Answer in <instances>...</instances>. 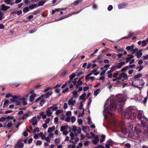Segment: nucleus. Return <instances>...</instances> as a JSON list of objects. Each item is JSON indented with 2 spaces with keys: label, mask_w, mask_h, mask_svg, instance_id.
Wrapping results in <instances>:
<instances>
[{
  "label": "nucleus",
  "mask_w": 148,
  "mask_h": 148,
  "mask_svg": "<svg viewBox=\"0 0 148 148\" xmlns=\"http://www.w3.org/2000/svg\"><path fill=\"white\" fill-rule=\"evenodd\" d=\"M117 106L116 105V101H114L113 97H110L106 101L104 105V110L103 111V114L105 117H106L107 115L110 114L112 115L114 113V111Z\"/></svg>",
  "instance_id": "1"
},
{
  "label": "nucleus",
  "mask_w": 148,
  "mask_h": 148,
  "mask_svg": "<svg viewBox=\"0 0 148 148\" xmlns=\"http://www.w3.org/2000/svg\"><path fill=\"white\" fill-rule=\"evenodd\" d=\"M136 112L137 111L133 109L132 107H130L127 108L125 111L121 113V114L124 119H133L136 116Z\"/></svg>",
  "instance_id": "2"
},
{
  "label": "nucleus",
  "mask_w": 148,
  "mask_h": 148,
  "mask_svg": "<svg viewBox=\"0 0 148 148\" xmlns=\"http://www.w3.org/2000/svg\"><path fill=\"white\" fill-rule=\"evenodd\" d=\"M140 121L142 125L145 129V131L143 132V130L139 128V126H138L137 127H135L134 129L136 132V134L138 136H139V135L142 134H145L147 132L146 129H147V123L146 121L143 120H141Z\"/></svg>",
  "instance_id": "3"
},
{
  "label": "nucleus",
  "mask_w": 148,
  "mask_h": 148,
  "mask_svg": "<svg viewBox=\"0 0 148 148\" xmlns=\"http://www.w3.org/2000/svg\"><path fill=\"white\" fill-rule=\"evenodd\" d=\"M133 129V126L130 125H126L124 124L121 127V131L123 134H126L130 132Z\"/></svg>",
  "instance_id": "4"
},
{
  "label": "nucleus",
  "mask_w": 148,
  "mask_h": 148,
  "mask_svg": "<svg viewBox=\"0 0 148 148\" xmlns=\"http://www.w3.org/2000/svg\"><path fill=\"white\" fill-rule=\"evenodd\" d=\"M125 99L124 98H119L116 102V103L117 105H119L120 107L121 110V111L122 110V107L124 105Z\"/></svg>",
  "instance_id": "5"
},
{
  "label": "nucleus",
  "mask_w": 148,
  "mask_h": 148,
  "mask_svg": "<svg viewBox=\"0 0 148 148\" xmlns=\"http://www.w3.org/2000/svg\"><path fill=\"white\" fill-rule=\"evenodd\" d=\"M118 79L120 83L121 81L128 79V77L127 74L124 73H122L118 77Z\"/></svg>",
  "instance_id": "6"
},
{
  "label": "nucleus",
  "mask_w": 148,
  "mask_h": 148,
  "mask_svg": "<svg viewBox=\"0 0 148 148\" xmlns=\"http://www.w3.org/2000/svg\"><path fill=\"white\" fill-rule=\"evenodd\" d=\"M137 118L138 119L146 120L147 118L144 116L143 112L142 110H139L138 111V115Z\"/></svg>",
  "instance_id": "7"
},
{
  "label": "nucleus",
  "mask_w": 148,
  "mask_h": 148,
  "mask_svg": "<svg viewBox=\"0 0 148 148\" xmlns=\"http://www.w3.org/2000/svg\"><path fill=\"white\" fill-rule=\"evenodd\" d=\"M38 119H39L38 116L37 117L34 116L30 119L29 121L30 123H32V125H35L37 124Z\"/></svg>",
  "instance_id": "8"
},
{
  "label": "nucleus",
  "mask_w": 148,
  "mask_h": 148,
  "mask_svg": "<svg viewBox=\"0 0 148 148\" xmlns=\"http://www.w3.org/2000/svg\"><path fill=\"white\" fill-rule=\"evenodd\" d=\"M77 79L78 78H75L73 82L74 84L76 86L77 88L79 86L82 85V82L81 81H79L78 79V81H77Z\"/></svg>",
  "instance_id": "9"
},
{
  "label": "nucleus",
  "mask_w": 148,
  "mask_h": 148,
  "mask_svg": "<svg viewBox=\"0 0 148 148\" xmlns=\"http://www.w3.org/2000/svg\"><path fill=\"white\" fill-rule=\"evenodd\" d=\"M72 131H73L75 134H80L81 132V128L80 127H77L75 126H73L72 128Z\"/></svg>",
  "instance_id": "10"
},
{
  "label": "nucleus",
  "mask_w": 148,
  "mask_h": 148,
  "mask_svg": "<svg viewBox=\"0 0 148 148\" xmlns=\"http://www.w3.org/2000/svg\"><path fill=\"white\" fill-rule=\"evenodd\" d=\"M23 140H19L16 145L15 148H22L24 146V145L23 143Z\"/></svg>",
  "instance_id": "11"
},
{
  "label": "nucleus",
  "mask_w": 148,
  "mask_h": 148,
  "mask_svg": "<svg viewBox=\"0 0 148 148\" xmlns=\"http://www.w3.org/2000/svg\"><path fill=\"white\" fill-rule=\"evenodd\" d=\"M76 102L75 100H73V97H72L69 100L68 104L69 106L72 107L75 105Z\"/></svg>",
  "instance_id": "12"
},
{
  "label": "nucleus",
  "mask_w": 148,
  "mask_h": 148,
  "mask_svg": "<svg viewBox=\"0 0 148 148\" xmlns=\"http://www.w3.org/2000/svg\"><path fill=\"white\" fill-rule=\"evenodd\" d=\"M11 100L13 102L15 103L16 105L19 104V103L17 102L18 100V98L17 97L15 96H12V98L11 99Z\"/></svg>",
  "instance_id": "13"
},
{
  "label": "nucleus",
  "mask_w": 148,
  "mask_h": 148,
  "mask_svg": "<svg viewBox=\"0 0 148 148\" xmlns=\"http://www.w3.org/2000/svg\"><path fill=\"white\" fill-rule=\"evenodd\" d=\"M80 12V11L79 12H75L72 14H69V15H66V16H63L62 17L60 18H58V20H56V21H59L61 20L62 19L65 18H67L68 17H69L70 16L73 14H78Z\"/></svg>",
  "instance_id": "14"
},
{
  "label": "nucleus",
  "mask_w": 148,
  "mask_h": 148,
  "mask_svg": "<svg viewBox=\"0 0 148 148\" xmlns=\"http://www.w3.org/2000/svg\"><path fill=\"white\" fill-rule=\"evenodd\" d=\"M142 76V74L140 73L136 75H134V77H133V79H134V82L135 83L137 81H139L138 78L141 77ZM139 82H140V81H139Z\"/></svg>",
  "instance_id": "15"
},
{
  "label": "nucleus",
  "mask_w": 148,
  "mask_h": 148,
  "mask_svg": "<svg viewBox=\"0 0 148 148\" xmlns=\"http://www.w3.org/2000/svg\"><path fill=\"white\" fill-rule=\"evenodd\" d=\"M46 114L48 116H51V118L52 119L53 118V116H52V112H51V110L49 108L46 111Z\"/></svg>",
  "instance_id": "16"
},
{
  "label": "nucleus",
  "mask_w": 148,
  "mask_h": 148,
  "mask_svg": "<svg viewBox=\"0 0 148 148\" xmlns=\"http://www.w3.org/2000/svg\"><path fill=\"white\" fill-rule=\"evenodd\" d=\"M15 119H14L12 121H9L6 126L8 128H10L13 125V124L15 123Z\"/></svg>",
  "instance_id": "17"
},
{
  "label": "nucleus",
  "mask_w": 148,
  "mask_h": 148,
  "mask_svg": "<svg viewBox=\"0 0 148 148\" xmlns=\"http://www.w3.org/2000/svg\"><path fill=\"white\" fill-rule=\"evenodd\" d=\"M127 5V3H123L118 5V8L119 9H121L125 8Z\"/></svg>",
  "instance_id": "18"
},
{
  "label": "nucleus",
  "mask_w": 148,
  "mask_h": 148,
  "mask_svg": "<svg viewBox=\"0 0 148 148\" xmlns=\"http://www.w3.org/2000/svg\"><path fill=\"white\" fill-rule=\"evenodd\" d=\"M113 144L114 142L111 140H109L106 145V148H110V146Z\"/></svg>",
  "instance_id": "19"
},
{
  "label": "nucleus",
  "mask_w": 148,
  "mask_h": 148,
  "mask_svg": "<svg viewBox=\"0 0 148 148\" xmlns=\"http://www.w3.org/2000/svg\"><path fill=\"white\" fill-rule=\"evenodd\" d=\"M10 7L6 6L4 4H2L1 6V10L3 11H6Z\"/></svg>",
  "instance_id": "20"
},
{
  "label": "nucleus",
  "mask_w": 148,
  "mask_h": 148,
  "mask_svg": "<svg viewBox=\"0 0 148 148\" xmlns=\"http://www.w3.org/2000/svg\"><path fill=\"white\" fill-rule=\"evenodd\" d=\"M99 142V140L98 138V137L97 136H95L94 137V139L92 141V143L95 144H97Z\"/></svg>",
  "instance_id": "21"
},
{
  "label": "nucleus",
  "mask_w": 148,
  "mask_h": 148,
  "mask_svg": "<svg viewBox=\"0 0 148 148\" xmlns=\"http://www.w3.org/2000/svg\"><path fill=\"white\" fill-rule=\"evenodd\" d=\"M134 45H132L131 46H128L126 47V49L127 50H131V51H134L135 50H137V48L134 49Z\"/></svg>",
  "instance_id": "22"
},
{
  "label": "nucleus",
  "mask_w": 148,
  "mask_h": 148,
  "mask_svg": "<svg viewBox=\"0 0 148 148\" xmlns=\"http://www.w3.org/2000/svg\"><path fill=\"white\" fill-rule=\"evenodd\" d=\"M76 74L74 73H73L69 76L70 79L68 82L69 84H70V83L72 82L71 81L72 79L75 77Z\"/></svg>",
  "instance_id": "23"
},
{
  "label": "nucleus",
  "mask_w": 148,
  "mask_h": 148,
  "mask_svg": "<svg viewBox=\"0 0 148 148\" xmlns=\"http://www.w3.org/2000/svg\"><path fill=\"white\" fill-rule=\"evenodd\" d=\"M4 2L7 4L11 5L14 3L12 0H4Z\"/></svg>",
  "instance_id": "24"
},
{
  "label": "nucleus",
  "mask_w": 148,
  "mask_h": 148,
  "mask_svg": "<svg viewBox=\"0 0 148 148\" xmlns=\"http://www.w3.org/2000/svg\"><path fill=\"white\" fill-rule=\"evenodd\" d=\"M128 57L126 59V63H127L132 58L134 57V56L131 55H127Z\"/></svg>",
  "instance_id": "25"
},
{
  "label": "nucleus",
  "mask_w": 148,
  "mask_h": 148,
  "mask_svg": "<svg viewBox=\"0 0 148 148\" xmlns=\"http://www.w3.org/2000/svg\"><path fill=\"white\" fill-rule=\"evenodd\" d=\"M55 128L54 126H53L49 128L47 131L48 133L51 132L55 130Z\"/></svg>",
  "instance_id": "26"
},
{
  "label": "nucleus",
  "mask_w": 148,
  "mask_h": 148,
  "mask_svg": "<svg viewBox=\"0 0 148 148\" xmlns=\"http://www.w3.org/2000/svg\"><path fill=\"white\" fill-rule=\"evenodd\" d=\"M36 96V94H33L30 97L29 101L30 102H32L34 100V98Z\"/></svg>",
  "instance_id": "27"
},
{
  "label": "nucleus",
  "mask_w": 148,
  "mask_h": 148,
  "mask_svg": "<svg viewBox=\"0 0 148 148\" xmlns=\"http://www.w3.org/2000/svg\"><path fill=\"white\" fill-rule=\"evenodd\" d=\"M101 91V89L100 88L97 89L94 92V95L96 96Z\"/></svg>",
  "instance_id": "28"
},
{
  "label": "nucleus",
  "mask_w": 148,
  "mask_h": 148,
  "mask_svg": "<svg viewBox=\"0 0 148 148\" xmlns=\"http://www.w3.org/2000/svg\"><path fill=\"white\" fill-rule=\"evenodd\" d=\"M38 135L39 137H40L41 139L42 140H44V138L45 137V135L43 134V133L42 132H40L39 134H38Z\"/></svg>",
  "instance_id": "29"
},
{
  "label": "nucleus",
  "mask_w": 148,
  "mask_h": 148,
  "mask_svg": "<svg viewBox=\"0 0 148 148\" xmlns=\"http://www.w3.org/2000/svg\"><path fill=\"white\" fill-rule=\"evenodd\" d=\"M5 121H8L7 117H2L0 118V122H3Z\"/></svg>",
  "instance_id": "30"
},
{
  "label": "nucleus",
  "mask_w": 148,
  "mask_h": 148,
  "mask_svg": "<svg viewBox=\"0 0 148 148\" xmlns=\"http://www.w3.org/2000/svg\"><path fill=\"white\" fill-rule=\"evenodd\" d=\"M78 91L76 90H75L73 92V97L74 98H77L78 96L77 95Z\"/></svg>",
  "instance_id": "31"
},
{
  "label": "nucleus",
  "mask_w": 148,
  "mask_h": 148,
  "mask_svg": "<svg viewBox=\"0 0 148 148\" xmlns=\"http://www.w3.org/2000/svg\"><path fill=\"white\" fill-rule=\"evenodd\" d=\"M137 58H139L142 55V53L141 52H137L136 53Z\"/></svg>",
  "instance_id": "32"
},
{
  "label": "nucleus",
  "mask_w": 148,
  "mask_h": 148,
  "mask_svg": "<svg viewBox=\"0 0 148 148\" xmlns=\"http://www.w3.org/2000/svg\"><path fill=\"white\" fill-rule=\"evenodd\" d=\"M145 83L144 81L142 79H141V82H140L139 84V85H135L134 86H136V87H138V86H143L145 84Z\"/></svg>",
  "instance_id": "33"
},
{
  "label": "nucleus",
  "mask_w": 148,
  "mask_h": 148,
  "mask_svg": "<svg viewBox=\"0 0 148 148\" xmlns=\"http://www.w3.org/2000/svg\"><path fill=\"white\" fill-rule=\"evenodd\" d=\"M51 110H52L53 111H55L57 110L58 108V107L55 106H51L49 108Z\"/></svg>",
  "instance_id": "34"
},
{
  "label": "nucleus",
  "mask_w": 148,
  "mask_h": 148,
  "mask_svg": "<svg viewBox=\"0 0 148 148\" xmlns=\"http://www.w3.org/2000/svg\"><path fill=\"white\" fill-rule=\"evenodd\" d=\"M91 72H92V73L94 74V75H97L99 74V72H97V70L96 69H93L92 71Z\"/></svg>",
  "instance_id": "35"
},
{
  "label": "nucleus",
  "mask_w": 148,
  "mask_h": 148,
  "mask_svg": "<svg viewBox=\"0 0 148 148\" xmlns=\"http://www.w3.org/2000/svg\"><path fill=\"white\" fill-rule=\"evenodd\" d=\"M112 72L111 71H108L107 72L108 75V77L109 78H111L112 77Z\"/></svg>",
  "instance_id": "36"
},
{
  "label": "nucleus",
  "mask_w": 148,
  "mask_h": 148,
  "mask_svg": "<svg viewBox=\"0 0 148 148\" xmlns=\"http://www.w3.org/2000/svg\"><path fill=\"white\" fill-rule=\"evenodd\" d=\"M29 114L28 113L25 114L22 117V119L23 120L26 119L29 116Z\"/></svg>",
  "instance_id": "37"
},
{
  "label": "nucleus",
  "mask_w": 148,
  "mask_h": 148,
  "mask_svg": "<svg viewBox=\"0 0 148 148\" xmlns=\"http://www.w3.org/2000/svg\"><path fill=\"white\" fill-rule=\"evenodd\" d=\"M93 73L92 72L91 73H88V75H86V81H88L89 80V77H90L91 75Z\"/></svg>",
  "instance_id": "38"
},
{
  "label": "nucleus",
  "mask_w": 148,
  "mask_h": 148,
  "mask_svg": "<svg viewBox=\"0 0 148 148\" xmlns=\"http://www.w3.org/2000/svg\"><path fill=\"white\" fill-rule=\"evenodd\" d=\"M82 1V0H76L73 3V4L74 5H77L79 3L81 2Z\"/></svg>",
  "instance_id": "39"
},
{
  "label": "nucleus",
  "mask_w": 148,
  "mask_h": 148,
  "mask_svg": "<svg viewBox=\"0 0 148 148\" xmlns=\"http://www.w3.org/2000/svg\"><path fill=\"white\" fill-rule=\"evenodd\" d=\"M129 36H127L125 37H124L122 39H124V38H129L130 37H131L133 35V33L132 32H130L129 33Z\"/></svg>",
  "instance_id": "40"
},
{
  "label": "nucleus",
  "mask_w": 148,
  "mask_h": 148,
  "mask_svg": "<svg viewBox=\"0 0 148 148\" xmlns=\"http://www.w3.org/2000/svg\"><path fill=\"white\" fill-rule=\"evenodd\" d=\"M71 115V112L70 111H68L66 112V116L70 117Z\"/></svg>",
  "instance_id": "41"
},
{
  "label": "nucleus",
  "mask_w": 148,
  "mask_h": 148,
  "mask_svg": "<svg viewBox=\"0 0 148 148\" xmlns=\"http://www.w3.org/2000/svg\"><path fill=\"white\" fill-rule=\"evenodd\" d=\"M63 112L62 110L61 109L58 110L56 112V114L57 115L59 114H60L62 113Z\"/></svg>",
  "instance_id": "42"
},
{
  "label": "nucleus",
  "mask_w": 148,
  "mask_h": 148,
  "mask_svg": "<svg viewBox=\"0 0 148 148\" xmlns=\"http://www.w3.org/2000/svg\"><path fill=\"white\" fill-rule=\"evenodd\" d=\"M66 129V127L65 126H61L60 128V131L63 132Z\"/></svg>",
  "instance_id": "43"
},
{
  "label": "nucleus",
  "mask_w": 148,
  "mask_h": 148,
  "mask_svg": "<svg viewBox=\"0 0 148 148\" xmlns=\"http://www.w3.org/2000/svg\"><path fill=\"white\" fill-rule=\"evenodd\" d=\"M29 11V9L28 7H26L24 8L23 9V12L24 13H25Z\"/></svg>",
  "instance_id": "44"
},
{
  "label": "nucleus",
  "mask_w": 148,
  "mask_h": 148,
  "mask_svg": "<svg viewBox=\"0 0 148 148\" xmlns=\"http://www.w3.org/2000/svg\"><path fill=\"white\" fill-rule=\"evenodd\" d=\"M123 54L122 53H119L118 54L116 55V56H117L118 58L116 59V60H119L120 58H121Z\"/></svg>",
  "instance_id": "45"
},
{
  "label": "nucleus",
  "mask_w": 148,
  "mask_h": 148,
  "mask_svg": "<svg viewBox=\"0 0 148 148\" xmlns=\"http://www.w3.org/2000/svg\"><path fill=\"white\" fill-rule=\"evenodd\" d=\"M37 7V6L36 4L32 5L29 6V8L31 9H32L35 8H36Z\"/></svg>",
  "instance_id": "46"
},
{
  "label": "nucleus",
  "mask_w": 148,
  "mask_h": 148,
  "mask_svg": "<svg viewBox=\"0 0 148 148\" xmlns=\"http://www.w3.org/2000/svg\"><path fill=\"white\" fill-rule=\"evenodd\" d=\"M40 115L42 116V118L43 119H44L46 118V114H44V112H41L40 113Z\"/></svg>",
  "instance_id": "47"
},
{
  "label": "nucleus",
  "mask_w": 148,
  "mask_h": 148,
  "mask_svg": "<svg viewBox=\"0 0 148 148\" xmlns=\"http://www.w3.org/2000/svg\"><path fill=\"white\" fill-rule=\"evenodd\" d=\"M86 96V94L85 93H84L82 95H81L80 97V98L81 100H84L85 99V97Z\"/></svg>",
  "instance_id": "48"
},
{
  "label": "nucleus",
  "mask_w": 148,
  "mask_h": 148,
  "mask_svg": "<svg viewBox=\"0 0 148 148\" xmlns=\"http://www.w3.org/2000/svg\"><path fill=\"white\" fill-rule=\"evenodd\" d=\"M128 69H129V68L128 66H127L122 68L121 69V71L123 72L124 71Z\"/></svg>",
  "instance_id": "49"
},
{
  "label": "nucleus",
  "mask_w": 148,
  "mask_h": 148,
  "mask_svg": "<svg viewBox=\"0 0 148 148\" xmlns=\"http://www.w3.org/2000/svg\"><path fill=\"white\" fill-rule=\"evenodd\" d=\"M55 143L56 144H59L60 143V141L59 138H56L54 141Z\"/></svg>",
  "instance_id": "50"
},
{
  "label": "nucleus",
  "mask_w": 148,
  "mask_h": 148,
  "mask_svg": "<svg viewBox=\"0 0 148 148\" xmlns=\"http://www.w3.org/2000/svg\"><path fill=\"white\" fill-rule=\"evenodd\" d=\"M116 66L117 68H119V69L122 66L120 62L118 63L116 65Z\"/></svg>",
  "instance_id": "51"
},
{
  "label": "nucleus",
  "mask_w": 148,
  "mask_h": 148,
  "mask_svg": "<svg viewBox=\"0 0 148 148\" xmlns=\"http://www.w3.org/2000/svg\"><path fill=\"white\" fill-rule=\"evenodd\" d=\"M89 128V127L88 126H83L82 127V130L84 132H86V130L87 129H88Z\"/></svg>",
  "instance_id": "52"
},
{
  "label": "nucleus",
  "mask_w": 148,
  "mask_h": 148,
  "mask_svg": "<svg viewBox=\"0 0 148 148\" xmlns=\"http://www.w3.org/2000/svg\"><path fill=\"white\" fill-rule=\"evenodd\" d=\"M45 3V2L44 1H42L38 3V6H42Z\"/></svg>",
  "instance_id": "53"
},
{
  "label": "nucleus",
  "mask_w": 148,
  "mask_h": 148,
  "mask_svg": "<svg viewBox=\"0 0 148 148\" xmlns=\"http://www.w3.org/2000/svg\"><path fill=\"white\" fill-rule=\"evenodd\" d=\"M52 94V92H49L47 93L46 96L47 98H48L50 95Z\"/></svg>",
  "instance_id": "54"
},
{
  "label": "nucleus",
  "mask_w": 148,
  "mask_h": 148,
  "mask_svg": "<svg viewBox=\"0 0 148 148\" xmlns=\"http://www.w3.org/2000/svg\"><path fill=\"white\" fill-rule=\"evenodd\" d=\"M76 120V118L75 116H73L71 118V121L72 123L75 122Z\"/></svg>",
  "instance_id": "55"
},
{
  "label": "nucleus",
  "mask_w": 148,
  "mask_h": 148,
  "mask_svg": "<svg viewBox=\"0 0 148 148\" xmlns=\"http://www.w3.org/2000/svg\"><path fill=\"white\" fill-rule=\"evenodd\" d=\"M142 42V46L144 47L146 46L147 44V42L145 40H144Z\"/></svg>",
  "instance_id": "56"
},
{
  "label": "nucleus",
  "mask_w": 148,
  "mask_h": 148,
  "mask_svg": "<svg viewBox=\"0 0 148 148\" xmlns=\"http://www.w3.org/2000/svg\"><path fill=\"white\" fill-rule=\"evenodd\" d=\"M118 74H119L118 73V72H117L114 73L113 74V75L112 76H113V77L114 78H116L117 77H117V76H118Z\"/></svg>",
  "instance_id": "57"
},
{
  "label": "nucleus",
  "mask_w": 148,
  "mask_h": 148,
  "mask_svg": "<svg viewBox=\"0 0 148 148\" xmlns=\"http://www.w3.org/2000/svg\"><path fill=\"white\" fill-rule=\"evenodd\" d=\"M112 81L113 82L116 81V82L117 83H120V82H119V79H118V77H117L116 78H115V79H113L112 80Z\"/></svg>",
  "instance_id": "58"
},
{
  "label": "nucleus",
  "mask_w": 148,
  "mask_h": 148,
  "mask_svg": "<svg viewBox=\"0 0 148 148\" xmlns=\"http://www.w3.org/2000/svg\"><path fill=\"white\" fill-rule=\"evenodd\" d=\"M75 134L74 133L72 132H71L70 134V136L71 137V139L73 140V137L75 136Z\"/></svg>",
  "instance_id": "59"
},
{
  "label": "nucleus",
  "mask_w": 148,
  "mask_h": 148,
  "mask_svg": "<svg viewBox=\"0 0 148 148\" xmlns=\"http://www.w3.org/2000/svg\"><path fill=\"white\" fill-rule=\"evenodd\" d=\"M113 9V6L112 5H109L108 8V10L109 11H111Z\"/></svg>",
  "instance_id": "60"
},
{
  "label": "nucleus",
  "mask_w": 148,
  "mask_h": 148,
  "mask_svg": "<svg viewBox=\"0 0 148 148\" xmlns=\"http://www.w3.org/2000/svg\"><path fill=\"white\" fill-rule=\"evenodd\" d=\"M70 117L66 116V118H65V121L68 122H70L71 119Z\"/></svg>",
  "instance_id": "61"
},
{
  "label": "nucleus",
  "mask_w": 148,
  "mask_h": 148,
  "mask_svg": "<svg viewBox=\"0 0 148 148\" xmlns=\"http://www.w3.org/2000/svg\"><path fill=\"white\" fill-rule=\"evenodd\" d=\"M116 69H117V68H116V67L115 65V66H113L112 67H111V70L110 71L112 72L113 71L115 70Z\"/></svg>",
  "instance_id": "62"
},
{
  "label": "nucleus",
  "mask_w": 148,
  "mask_h": 148,
  "mask_svg": "<svg viewBox=\"0 0 148 148\" xmlns=\"http://www.w3.org/2000/svg\"><path fill=\"white\" fill-rule=\"evenodd\" d=\"M77 122L79 125L83 123V121L81 119H79L77 120Z\"/></svg>",
  "instance_id": "63"
},
{
  "label": "nucleus",
  "mask_w": 148,
  "mask_h": 148,
  "mask_svg": "<svg viewBox=\"0 0 148 148\" xmlns=\"http://www.w3.org/2000/svg\"><path fill=\"white\" fill-rule=\"evenodd\" d=\"M51 119V118H47L46 120L45 121V122L46 124L48 123L50 121Z\"/></svg>",
  "instance_id": "64"
}]
</instances>
